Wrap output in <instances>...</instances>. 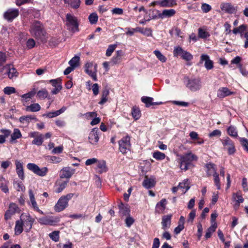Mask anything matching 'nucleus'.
Instances as JSON below:
<instances>
[{"instance_id": "nucleus-44", "label": "nucleus", "mask_w": 248, "mask_h": 248, "mask_svg": "<svg viewBox=\"0 0 248 248\" xmlns=\"http://www.w3.org/2000/svg\"><path fill=\"white\" fill-rule=\"evenodd\" d=\"M14 186L15 188L18 191H23L25 189L23 183L17 180H15L14 181Z\"/></svg>"}, {"instance_id": "nucleus-64", "label": "nucleus", "mask_w": 248, "mask_h": 248, "mask_svg": "<svg viewBox=\"0 0 248 248\" xmlns=\"http://www.w3.org/2000/svg\"><path fill=\"white\" fill-rule=\"evenodd\" d=\"M83 116L88 120H90L94 117L97 116V113L95 112H87L83 114Z\"/></svg>"}, {"instance_id": "nucleus-32", "label": "nucleus", "mask_w": 248, "mask_h": 248, "mask_svg": "<svg viewBox=\"0 0 248 248\" xmlns=\"http://www.w3.org/2000/svg\"><path fill=\"white\" fill-rule=\"evenodd\" d=\"M141 101L143 103L146 104V107H149L152 105H160L162 102H153V98L150 97H142Z\"/></svg>"}, {"instance_id": "nucleus-57", "label": "nucleus", "mask_w": 248, "mask_h": 248, "mask_svg": "<svg viewBox=\"0 0 248 248\" xmlns=\"http://www.w3.org/2000/svg\"><path fill=\"white\" fill-rule=\"evenodd\" d=\"M49 82L51 83L52 86L55 88H57L58 86H62L61 79L59 78L50 80Z\"/></svg>"}, {"instance_id": "nucleus-2", "label": "nucleus", "mask_w": 248, "mask_h": 248, "mask_svg": "<svg viewBox=\"0 0 248 248\" xmlns=\"http://www.w3.org/2000/svg\"><path fill=\"white\" fill-rule=\"evenodd\" d=\"M74 196L73 193H69L61 197L54 207L56 212H60L64 210L68 206V202Z\"/></svg>"}, {"instance_id": "nucleus-45", "label": "nucleus", "mask_w": 248, "mask_h": 248, "mask_svg": "<svg viewBox=\"0 0 248 248\" xmlns=\"http://www.w3.org/2000/svg\"><path fill=\"white\" fill-rule=\"evenodd\" d=\"M79 57L75 56L69 62V64L75 68L79 65Z\"/></svg>"}, {"instance_id": "nucleus-14", "label": "nucleus", "mask_w": 248, "mask_h": 248, "mask_svg": "<svg viewBox=\"0 0 248 248\" xmlns=\"http://www.w3.org/2000/svg\"><path fill=\"white\" fill-rule=\"evenodd\" d=\"M19 210L17 205L15 203H11L9 204L8 209L6 211L4 215V219L6 220L11 219L12 217Z\"/></svg>"}, {"instance_id": "nucleus-26", "label": "nucleus", "mask_w": 248, "mask_h": 248, "mask_svg": "<svg viewBox=\"0 0 248 248\" xmlns=\"http://www.w3.org/2000/svg\"><path fill=\"white\" fill-rule=\"evenodd\" d=\"M155 183L156 181L154 177H151L148 178L146 177L143 182L142 185L146 188L149 189L154 187Z\"/></svg>"}, {"instance_id": "nucleus-31", "label": "nucleus", "mask_w": 248, "mask_h": 248, "mask_svg": "<svg viewBox=\"0 0 248 248\" xmlns=\"http://www.w3.org/2000/svg\"><path fill=\"white\" fill-rule=\"evenodd\" d=\"M179 187L181 192L185 194L190 188L188 180L185 179L182 182L180 183Z\"/></svg>"}, {"instance_id": "nucleus-10", "label": "nucleus", "mask_w": 248, "mask_h": 248, "mask_svg": "<svg viewBox=\"0 0 248 248\" xmlns=\"http://www.w3.org/2000/svg\"><path fill=\"white\" fill-rule=\"evenodd\" d=\"M222 144L224 149L227 151L228 154L230 155L234 154L236 149L233 142L228 137L225 138L221 140Z\"/></svg>"}, {"instance_id": "nucleus-12", "label": "nucleus", "mask_w": 248, "mask_h": 248, "mask_svg": "<svg viewBox=\"0 0 248 248\" xmlns=\"http://www.w3.org/2000/svg\"><path fill=\"white\" fill-rule=\"evenodd\" d=\"M157 15L153 17V18H160L163 19L166 18H170L174 16L176 11L174 9H165L160 12L158 10H156Z\"/></svg>"}, {"instance_id": "nucleus-27", "label": "nucleus", "mask_w": 248, "mask_h": 248, "mask_svg": "<svg viewBox=\"0 0 248 248\" xmlns=\"http://www.w3.org/2000/svg\"><path fill=\"white\" fill-rule=\"evenodd\" d=\"M167 204V200L165 199H162L157 203L155 206V212L158 214H162L164 212Z\"/></svg>"}, {"instance_id": "nucleus-43", "label": "nucleus", "mask_w": 248, "mask_h": 248, "mask_svg": "<svg viewBox=\"0 0 248 248\" xmlns=\"http://www.w3.org/2000/svg\"><path fill=\"white\" fill-rule=\"evenodd\" d=\"M32 120H36V118L31 115H28L22 116L19 118V121L25 124H29Z\"/></svg>"}, {"instance_id": "nucleus-4", "label": "nucleus", "mask_w": 248, "mask_h": 248, "mask_svg": "<svg viewBox=\"0 0 248 248\" xmlns=\"http://www.w3.org/2000/svg\"><path fill=\"white\" fill-rule=\"evenodd\" d=\"M19 220L21 221L25 231L29 232L32 228L35 219L30 214L23 213L20 216Z\"/></svg>"}, {"instance_id": "nucleus-62", "label": "nucleus", "mask_w": 248, "mask_h": 248, "mask_svg": "<svg viewBox=\"0 0 248 248\" xmlns=\"http://www.w3.org/2000/svg\"><path fill=\"white\" fill-rule=\"evenodd\" d=\"M58 247L59 248H73V244L71 242L68 241L66 244H59Z\"/></svg>"}, {"instance_id": "nucleus-33", "label": "nucleus", "mask_w": 248, "mask_h": 248, "mask_svg": "<svg viewBox=\"0 0 248 248\" xmlns=\"http://www.w3.org/2000/svg\"><path fill=\"white\" fill-rule=\"evenodd\" d=\"M161 7H172L177 4V0H160Z\"/></svg>"}, {"instance_id": "nucleus-52", "label": "nucleus", "mask_w": 248, "mask_h": 248, "mask_svg": "<svg viewBox=\"0 0 248 248\" xmlns=\"http://www.w3.org/2000/svg\"><path fill=\"white\" fill-rule=\"evenodd\" d=\"M98 17L95 13H92L89 16V20L91 24H94L98 21Z\"/></svg>"}, {"instance_id": "nucleus-1", "label": "nucleus", "mask_w": 248, "mask_h": 248, "mask_svg": "<svg viewBox=\"0 0 248 248\" xmlns=\"http://www.w3.org/2000/svg\"><path fill=\"white\" fill-rule=\"evenodd\" d=\"M179 158L178 163L180 164V168L182 170H187L192 165V161L197 160V157L191 153H187L184 155H178Z\"/></svg>"}, {"instance_id": "nucleus-3", "label": "nucleus", "mask_w": 248, "mask_h": 248, "mask_svg": "<svg viewBox=\"0 0 248 248\" xmlns=\"http://www.w3.org/2000/svg\"><path fill=\"white\" fill-rule=\"evenodd\" d=\"M65 25L67 29L73 32L79 31V22L78 19L76 16L72 14H66L65 17Z\"/></svg>"}, {"instance_id": "nucleus-29", "label": "nucleus", "mask_w": 248, "mask_h": 248, "mask_svg": "<svg viewBox=\"0 0 248 248\" xmlns=\"http://www.w3.org/2000/svg\"><path fill=\"white\" fill-rule=\"evenodd\" d=\"M11 135L10 142L12 143H16V140L22 137V134L18 128H15L13 133Z\"/></svg>"}, {"instance_id": "nucleus-25", "label": "nucleus", "mask_w": 248, "mask_h": 248, "mask_svg": "<svg viewBox=\"0 0 248 248\" xmlns=\"http://www.w3.org/2000/svg\"><path fill=\"white\" fill-rule=\"evenodd\" d=\"M232 198L233 201L235 202L234 207L236 208H238L240 204L243 203L244 201L240 191L233 193Z\"/></svg>"}, {"instance_id": "nucleus-18", "label": "nucleus", "mask_w": 248, "mask_h": 248, "mask_svg": "<svg viewBox=\"0 0 248 248\" xmlns=\"http://www.w3.org/2000/svg\"><path fill=\"white\" fill-rule=\"evenodd\" d=\"M19 15L18 10L16 9H9L4 14V17L8 21H12Z\"/></svg>"}, {"instance_id": "nucleus-41", "label": "nucleus", "mask_w": 248, "mask_h": 248, "mask_svg": "<svg viewBox=\"0 0 248 248\" xmlns=\"http://www.w3.org/2000/svg\"><path fill=\"white\" fill-rule=\"evenodd\" d=\"M217 226V224H211V226L207 229L205 235V237L206 239L211 237L212 234L215 232Z\"/></svg>"}, {"instance_id": "nucleus-54", "label": "nucleus", "mask_w": 248, "mask_h": 248, "mask_svg": "<svg viewBox=\"0 0 248 248\" xmlns=\"http://www.w3.org/2000/svg\"><path fill=\"white\" fill-rule=\"evenodd\" d=\"M3 92L5 94L10 95L16 92V89L13 87H6L4 88Z\"/></svg>"}, {"instance_id": "nucleus-24", "label": "nucleus", "mask_w": 248, "mask_h": 248, "mask_svg": "<svg viewBox=\"0 0 248 248\" xmlns=\"http://www.w3.org/2000/svg\"><path fill=\"white\" fill-rule=\"evenodd\" d=\"M95 169L99 173L106 172L108 170V168L106 165L105 161L103 160H98L96 163V167Z\"/></svg>"}, {"instance_id": "nucleus-55", "label": "nucleus", "mask_w": 248, "mask_h": 248, "mask_svg": "<svg viewBox=\"0 0 248 248\" xmlns=\"http://www.w3.org/2000/svg\"><path fill=\"white\" fill-rule=\"evenodd\" d=\"M67 182H63L60 184L55 190L56 193H59L61 192L66 187Z\"/></svg>"}, {"instance_id": "nucleus-39", "label": "nucleus", "mask_w": 248, "mask_h": 248, "mask_svg": "<svg viewBox=\"0 0 248 248\" xmlns=\"http://www.w3.org/2000/svg\"><path fill=\"white\" fill-rule=\"evenodd\" d=\"M228 134L232 138H237L238 137V132L236 128L233 126L231 125L227 128Z\"/></svg>"}, {"instance_id": "nucleus-47", "label": "nucleus", "mask_w": 248, "mask_h": 248, "mask_svg": "<svg viewBox=\"0 0 248 248\" xmlns=\"http://www.w3.org/2000/svg\"><path fill=\"white\" fill-rule=\"evenodd\" d=\"M153 156L156 160H161L165 158L166 155L165 154L157 151L153 153Z\"/></svg>"}, {"instance_id": "nucleus-50", "label": "nucleus", "mask_w": 248, "mask_h": 248, "mask_svg": "<svg viewBox=\"0 0 248 248\" xmlns=\"http://www.w3.org/2000/svg\"><path fill=\"white\" fill-rule=\"evenodd\" d=\"M60 232L58 231H55L49 234V237L54 242H58L59 240Z\"/></svg>"}, {"instance_id": "nucleus-5", "label": "nucleus", "mask_w": 248, "mask_h": 248, "mask_svg": "<svg viewBox=\"0 0 248 248\" xmlns=\"http://www.w3.org/2000/svg\"><path fill=\"white\" fill-rule=\"evenodd\" d=\"M185 82L186 87L192 92L198 91L202 87L201 80L199 78H186Z\"/></svg>"}, {"instance_id": "nucleus-53", "label": "nucleus", "mask_w": 248, "mask_h": 248, "mask_svg": "<svg viewBox=\"0 0 248 248\" xmlns=\"http://www.w3.org/2000/svg\"><path fill=\"white\" fill-rule=\"evenodd\" d=\"M117 47V45H110L108 46V48L106 50V55L107 56H110Z\"/></svg>"}, {"instance_id": "nucleus-21", "label": "nucleus", "mask_w": 248, "mask_h": 248, "mask_svg": "<svg viewBox=\"0 0 248 248\" xmlns=\"http://www.w3.org/2000/svg\"><path fill=\"white\" fill-rule=\"evenodd\" d=\"M234 94V93L227 87L219 88L217 91V97L219 98H223Z\"/></svg>"}, {"instance_id": "nucleus-11", "label": "nucleus", "mask_w": 248, "mask_h": 248, "mask_svg": "<svg viewBox=\"0 0 248 248\" xmlns=\"http://www.w3.org/2000/svg\"><path fill=\"white\" fill-rule=\"evenodd\" d=\"M60 221V218L56 217H44L39 218L38 222L42 225L54 226Z\"/></svg>"}, {"instance_id": "nucleus-38", "label": "nucleus", "mask_w": 248, "mask_h": 248, "mask_svg": "<svg viewBox=\"0 0 248 248\" xmlns=\"http://www.w3.org/2000/svg\"><path fill=\"white\" fill-rule=\"evenodd\" d=\"M109 91L107 88L103 89L102 92L101 99L99 104L103 105L108 100V95Z\"/></svg>"}, {"instance_id": "nucleus-36", "label": "nucleus", "mask_w": 248, "mask_h": 248, "mask_svg": "<svg viewBox=\"0 0 248 248\" xmlns=\"http://www.w3.org/2000/svg\"><path fill=\"white\" fill-rule=\"evenodd\" d=\"M206 172L209 176L217 173V170L214 164L209 163L206 165Z\"/></svg>"}, {"instance_id": "nucleus-40", "label": "nucleus", "mask_w": 248, "mask_h": 248, "mask_svg": "<svg viewBox=\"0 0 248 248\" xmlns=\"http://www.w3.org/2000/svg\"><path fill=\"white\" fill-rule=\"evenodd\" d=\"M36 92L33 90L32 91H31V92H29V93L24 94L21 95V97L23 99L22 101L23 103L27 102L29 101L30 99H31L32 97H33L34 95L35 94Z\"/></svg>"}, {"instance_id": "nucleus-15", "label": "nucleus", "mask_w": 248, "mask_h": 248, "mask_svg": "<svg viewBox=\"0 0 248 248\" xmlns=\"http://www.w3.org/2000/svg\"><path fill=\"white\" fill-rule=\"evenodd\" d=\"M99 129L97 128H93L90 132L88 136L89 142L93 144L96 145L99 139Z\"/></svg>"}, {"instance_id": "nucleus-46", "label": "nucleus", "mask_w": 248, "mask_h": 248, "mask_svg": "<svg viewBox=\"0 0 248 248\" xmlns=\"http://www.w3.org/2000/svg\"><path fill=\"white\" fill-rule=\"evenodd\" d=\"M154 54L161 62H166L167 58L160 51L155 50L154 51Z\"/></svg>"}, {"instance_id": "nucleus-8", "label": "nucleus", "mask_w": 248, "mask_h": 248, "mask_svg": "<svg viewBox=\"0 0 248 248\" xmlns=\"http://www.w3.org/2000/svg\"><path fill=\"white\" fill-rule=\"evenodd\" d=\"M30 31L33 35L37 38L41 37L44 34L42 25L39 21H34L32 23Z\"/></svg>"}, {"instance_id": "nucleus-59", "label": "nucleus", "mask_w": 248, "mask_h": 248, "mask_svg": "<svg viewBox=\"0 0 248 248\" xmlns=\"http://www.w3.org/2000/svg\"><path fill=\"white\" fill-rule=\"evenodd\" d=\"M201 9H202V11H203V12L206 13L209 12L210 11H211V10L212 9V7L208 4L203 3L202 5Z\"/></svg>"}, {"instance_id": "nucleus-30", "label": "nucleus", "mask_w": 248, "mask_h": 248, "mask_svg": "<svg viewBox=\"0 0 248 248\" xmlns=\"http://www.w3.org/2000/svg\"><path fill=\"white\" fill-rule=\"evenodd\" d=\"M119 213L123 216H127L129 215L130 209L127 205H124L121 202L119 205Z\"/></svg>"}, {"instance_id": "nucleus-58", "label": "nucleus", "mask_w": 248, "mask_h": 248, "mask_svg": "<svg viewBox=\"0 0 248 248\" xmlns=\"http://www.w3.org/2000/svg\"><path fill=\"white\" fill-rule=\"evenodd\" d=\"M221 131L218 129H216L213 131L212 132L210 133L208 136L210 138H213L214 137H219L221 136Z\"/></svg>"}, {"instance_id": "nucleus-63", "label": "nucleus", "mask_w": 248, "mask_h": 248, "mask_svg": "<svg viewBox=\"0 0 248 248\" xmlns=\"http://www.w3.org/2000/svg\"><path fill=\"white\" fill-rule=\"evenodd\" d=\"M111 13L114 15H121L123 14L124 10L120 8H115L112 9Z\"/></svg>"}, {"instance_id": "nucleus-61", "label": "nucleus", "mask_w": 248, "mask_h": 248, "mask_svg": "<svg viewBox=\"0 0 248 248\" xmlns=\"http://www.w3.org/2000/svg\"><path fill=\"white\" fill-rule=\"evenodd\" d=\"M239 140L245 150L248 151V140L244 138H240Z\"/></svg>"}, {"instance_id": "nucleus-9", "label": "nucleus", "mask_w": 248, "mask_h": 248, "mask_svg": "<svg viewBox=\"0 0 248 248\" xmlns=\"http://www.w3.org/2000/svg\"><path fill=\"white\" fill-rule=\"evenodd\" d=\"M130 140V137L129 136H126L119 140V150L122 153L124 154H126L130 150L131 147Z\"/></svg>"}, {"instance_id": "nucleus-51", "label": "nucleus", "mask_w": 248, "mask_h": 248, "mask_svg": "<svg viewBox=\"0 0 248 248\" xmlns=\"http://www.w3.org/2000/svg\"><path fill=\"white\" fill-rule=\"evenodd\" d=\"M37 95L40 99H45L48 97V93L46 89H43L39 91Z\"/></svg>"}, {"instance_id": "nucleus-17", "label": "nucleus", "mask_w": 248, "mask_h": 248, "mask_svg": "<svg viewBox=\"0 0 248 248\" xmlns=\"http://www.w3.org/2000/svg\"><path fill=\"white\" fill-rule=\"evenodd\" d=\"M29 137L34 138L32 144L37 146H40L43 142V136L37 132H32L29 134Z\"/></svg>"}, {"instance_id": "nucleus-19", "label": "nucleus", "mask_w": 248, "mask_h": 248, "mask_svg": "<svg viewBox=\"0 0 248 248\" xmlns=\"http://www.w3.org/2000/svg\"><path fill=\"white\" fill-rule=\"evenodd\" d=\"M203 62H204V66L207 70H211L213 68V62L207 54H202L199 62L202 63Z\"/></svg>"}, {"instance_id": "nucleus-42", "label": "nucleus", "mask_w": 248, "mask_h": 248, "mask_svg": "<svg viewBox=\"0 0 248 248\" xmlns=\"http://www.w3.org/2000/svg\"><path fill=\"white\" fill-rule=\"evenodd\" d=\"M41 107L38 103H33L27 107L26 110L28 111L37 112L40 110Z\"/></svg>"}, {"instance_id": "nucleus-23", "label": "nucleus", "mask_w": 248, "mask_h": 248, "mask_svg": "<svg viewBox=\"0 0 248 248\" xmlns=\"http://www.w3.org/2000/svg\"><path fill=\"white\" fill-rule=\"evenodd\" d=\"M75 170L70 167L63 168L61 170V178H69L75 173Z\"/></svg>"}, {"instance_id": "nucleus-16", "label": "nucleus", "mask_w": 248, "mask_h": 248, "mask_svg": "<svg viewBox=\"0 0 248 248\" xmlns=\"http://www.w3.org/2000/svg\"><path fill=\"white\" fill-rule=\"evenodd\" d=\"M221 10L228 14H235L237 10V7L234 6L230 2H222L220 4Z\"/></svg>"}, {"instance_id": "nucleus-35", "label": "nucleus", "mask_w": 248, "mask_h": 248, "mask_svg": "<svg viewBox=\"0 0 248 248\" xmlns=\"http://www.w3.org/2000/svg\"><path fill=\"white\" fill-rule=\"evenodd\" d=\"M64 3L68 4L73 9H78L80 5V0H64Z\"/></svg>"}, {"instance_id": "nucleus-37", "label": "nucleus", "mask_w": 248, "mask_h": 248, "mask_svg": "<svg viewBox=\"0 0 248 248\" xmlns=\"http://www.w3.org/2000/svg\"><path fill=\"white\" fill-rule=\"evenodd\" d=\"M24 229V227L22 224L21 221L19 220H17L16 222V225L15 227V233L16 235H19L21 234Z\"/></svg>"}, {"instance_id": "nucleus-49", "label": "nucleus", "mask_w": 248, "mask_h": 248, "mask_svg": "<svg viewBox=\"0 0 248 248\" xmlns=\"http://www.w3.org/2000/svg\"><path fill=\"white\" fill-rule=\"evenodd\" d=\"M198 36L200 38L205 39L209 37L210 34L205 30L202 28H199L198 29Z\"/></svg>"}, {"instance_id": "nucleus-60", "label": "nucleus", "mask_w": 248, "mask_h": 248, "mask_svg": "<svg viewBox=\"0 0 248 248\" xmlns=\"http://www.w3.org/2000/svg\"><path fill=\"white\" fill-rule=\"evenodd\" d=\"M127 216V217L125 220V222L126 226L128 227H130L133 224L134 222V219L129 215Z\"/></svg>"}, {"instance_id": "nucleus-13", "label": "nucleus", "mask_w": 248, "mask_h": 248, "mask_svg": "<svg viewBox=\"0 0 248 248\" xmlns=\"http://www.w3.org/2000/svg\"><path fill=\"white\" fill-rule=\"evenodd\" d=\"M85 68L86 73L91 76L94 81H96L97 65H94L93 62H87L85 64Z\"/></svg>"}, {"instance_id": "nucleus-34", "label": "nucleus", "mask_w": 248, "mask_h": 248, "mask_svg": "<svg viewBox=\"0 0 248 248\" xmlns=\"http://www.w3.org/2000/svg\"><path fill=\"white\" fill-rule=\"evenodd\" d=\"M8 181L3 176L0 177V188L4 193H7L9 191L8 188Z\"/></svg>"}, {"instance_id": "nucleus-48", "label": "nucleus", "mask_w": 248, "mask_h": 248, "mask_svg": "<svg viewBox=\"0 0 248 248\" xmlns=\"http://www.w3.org/2000/svg\"><path fill=\"white\" fill-rule=\"evenodd\" d=\"M131 114L133 118L136 120H138L141 116L139 108L135 107L132 108Z\"/></svg>"}, {"instance_id": "nucleus-6", "label": "nucleus", "mask_w": 248, "mask_h": 248, "mask_svg": "<svg viewBox=\"0 0 248 248\" xmlns=\"http://www.w3.org/2000/svg\"><path fill=\"white\" fill-rule=\"evenodd\" d=\"M27 169L31 171L36 175L44 177L46 175L48 172V169L47 167H44L40 168L38 165L34 163H29L27 165Z\"/></svg>"}, {"instance_id": "nucleus-20", "label": "nucleus", "mask_w": 248, "mask_h": 248, "mask_svg": "<svg viewBox=\"0 0 248 248\" xmlns=\"http://www.w3.org/2000/svg\"><path fill=\"white\" fill-rule=\"evenodd\" d=\"M16 170L18 177L22 180L25 178L23 163L20 160L15 161Z\"/></svg>"}, {"instance_id": "nucleus-56", "label": "nucleus", "mask_w": 248, "mask_h": 248, "mask_svg": "<svg viewBox=\"0 0 248 248\" xmlns=\"http://www.w3.org/2000/svg\"><path fill=\"white\" fill-rule=\"evenodd\" d=\"M214 176V180L217 189H220V183L219 176L217 173L213 175Z\"/></svg>"}, {"instance_id": "nucleus-7", "label": "nucleus", "mask_w": 248, "mask_h": 248, "mask_svg": "<svg viewBox=\"0 0 248 248\" xmlns=\"http://www.w3.org/2000/svg\"><path fill=\"white\" fill-rule=\"evenodd\" d=\"M173 56L175 57H181L183 59L189 61L193 59V56L189 52L184 50L179 46H175L173 50Z\"/></svg>"}, {"instance_id": "nucleus-28", "label": "nucleus", "mask_w": 248, "mask_h": 248, "mask_svg": "<svg viewBox=\"0 0 248 248\" xmlns=\"http://www.w3.org/2000/svg\"><path fill=\"white\" fill-rule=\"evenodd\" d=\"M171 215H168L164 216L162 218V229L164 231L170 228L171 223Z\"/></svg>"}, {"instance_id": "nucleus-22", "label": "nucleus", "mask_w": 248, "mask_h": 248, "mask_svg": "<svg viewBox=\"0 0 248 248\" xmlns=\"http://www.w3.org/2000/svg\"><path fill=\"white\" fill-rule=\"evenodd\" d=\"M6 71V73L10 79L16 78L18 76V72L12 65H6L3 67Z\"/></svg>"}]
</instances>
